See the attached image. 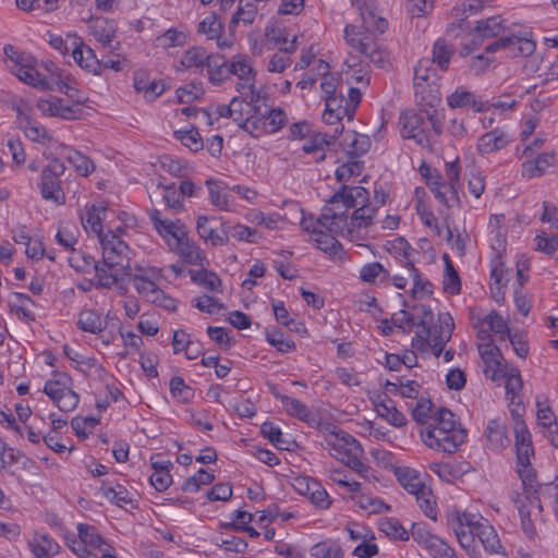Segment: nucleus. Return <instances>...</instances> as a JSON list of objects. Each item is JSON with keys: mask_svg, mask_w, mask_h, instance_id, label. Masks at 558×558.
Returning a JSON list of instances; mask_svg holds the SVG:
<instances>
[{"mask_svg": "<svg viewBox=\"0 0 558 558\" xmlns=\"http://www.w3.org/2000/svg\"><path fill=\"white\" fill-rule=\"evenodd\" d=\"M447 524L454 532L460 546L465 549L470 558H482L475 537L487 553L506 556V549L501 545L496 530L482 515L452 511L447 517Z\"/></svg>", "mask_w": 558, "mask_h": 558, "instance_id": "f257e3e1", "label": "nucleus"}, {"mask_svg": "<svg viewBox=\"0 0 558 558\" xmlns=\"http://www.w3.org/2000/svg\"><path fill=\"white\" fill-rule=\"evenodd\" d=\"M440 101L433 96L430 101L416 112L413 109L400 113L398 126L403 138L414 140L422 147H429L432 144V132L438 136L442 133L441 116L435 106Z\"/></svg>", "mask_w": 558, "mask_h": 558, "instance_id": "f03ea898", "label": "nucleus"}, {"mask_svg": "<svg viewBox=\"0 0 558 558\" xmlns=\"http://www.w3.org/2000/svg\"><path fill=\"white\" fill-rule=\"evenodd\" d=\"M422 437L428 447L452 453L465 441L466 432L458 425L450 410L439 408Z\"/></svg>", "mask_w": 558, "mask_h": 558, "instance_id": "7ed1b4c3", "label": "nucleus"}, {"mask_svg": "<svg viewBox=\"0 0 558 558\" xmlns=\"http://www.w3.org/2000/svg\"><path fill=\"white\" fill-rule=\"evenodd\" d=\"M330 454L360 476H368L369 466L362 462L364 450L361 444L350 434L340 430L327 440Z\"/></svg>", "mask_w": 558, "mask_h": 558, "instance_id": "20e7f679", "label": "nucleus"}, {"mask_svg": "<svg viewBox=\"0 0 558 558\" xmlns=\"http://www.w3.org/2000/svg\"><path fill=\"white\" fill-rule=\"evenodd\" d=\"M361 32L355 25H347L344 28V37L351 48L363 54L371 62L383 68L386 61V53L373 38L374 34L379 32H368L364 28Z\"/></svg>", "mask_w": 558, "mask_h": 558, "instance_id": "39448f33", "label": "nucleus"}, {"mask_svg": "<svg viewBox=\"0 0 558 558\" xmlns=\"http://www.w3.org/2000/svg\"><path fill=\"white\" fill-rule=\"evenodd\" d=\"M361 32L355 25H347L344 28V37L351 48L363 54L371 62L383 68L386 61V53L373 38L374 34L379 32H368L364 28Z\"/></svg>", "mask_w": 558, "mask_h": 558, "instance_id": "423d86ee", "label": "nucleus"}, {"mask_svg": "<svg viewBox=\"0 0 558 558\" xmlns=\"http://www.w3.org/2000/svg\"><path fill=\"white\" fill-rule=\"evenodd\" d=\"M104 264L108 269H117L130 275L132 250L112 231H108L100 240Z\"/></svg>", "mask_w": 558, "mask_h": 558, "instance_id": "0eeeda50", "label": "nucleus"}, {"mask_svg": "<svg viewBox=\"0 0 558 558\" xmlns=\"http://www.w3.org/2000/svg\"><path fill=\"white\" fill-rule=\"evenodd\" d=\"M352 207L333 194L322 211V221L326 223V230L330 233L353 240V230L349 228L348 210Z\"/></svg>", "mask_w": 558, "mask_h": 558, "instance_id": "6e6552de", "label": "nucleus"}, {"mask_svg": "<svg viewBox=\"0 0 558 558\" xmlns=\"http://www.w3.org/2000/svg\"><path fill=\"white\" fill-rule=\"evenodd\" d=\"M480 338L487 340V342L477 345L480 356L484 364V375L492 381H498L504 378L505 372L508 368L507 366L502 367L504 356L487 332H481Z\"/></svg>", "mask_w": 558, "mask_h": 558, "instance_id": "1a4fd4ad", "label": "nucleus"}, {"mask_svg": "<svg viewBox=\"0 0 558 558\" xmlns=\"http://www.w3.org/2000/svg\"><path fill=\"white\" fill-rule=\"evenodd\" d=\"M504 20L500 16H490L476 22L474 28L470 31L471 43L462 45L460 54L469 56L476 47L482 45L485 39L498 36L505 31Z\"/></svg>", "mask_w": 558, "mask_h": 558, "instance_id": "9d476101", "label": "nucleus"}, {"mask_svg": "<svg viewBox=\"0 0 558 558\" xmlns=\"http://www.w3.org/2000/svg\"><path fill=\"white\" fill-rule=\"evenodd\" d=\"M505 49L511 58L529 57L534 53L536 43L526 36L509 35L501 36L497 40L490 43L485 48L486 53H495L498 50Z\"/></svg>", "mask_w": 558, "mask_h": 558, "instance_id": "9b49d317", "label": "nucleus"}, {"mask_svg": "<svg viewBox=\"0 0 558 558\" xmlns=\"http://www.w3.org/2000/svg\"><path fill=\"white\" fill-rule=\"evenodd\" d=\"M196 230L201 239L213 246L226 245L229 243V229L227 222L216 216H198Z\"/></svg>", "mask_w": 558, "mask_h": 558, "instance_id": "f8f14e48", "label": "nucleus"}, {"mask_svg": "<svg viewBox=\"0 0 558 558\" xmlns=\"http://www.w3.org/2000/svg\"><path fill=\"white\" fill-rule=\"evenodd\" d=\"M511 415L514 418V446L517 452V465L531 463V458L534 457V449L532 445V437L523 418H521L520 408L511 409Z\"/></svg>", "mask_w": 558, "mask_h": 558, "instance_id": "ddd939ff", "label": "nucleus"}, {"mask_svg": "<svg viewBox=\"0 0 558 558\" xmlns=\"http://www.w3.org/2000/svg\"><path fill=\"white\" fill-rule=\"evenodd\" d=\"M11 72L19 77L22 82L32 85L34 87H40L43 89L53 90L54 87L51 85V80L47 81L31 63V58L16 57L12 59L10 65Z\"/></svg>", "mask_w": 558, "mask_h": 558, "instance_id": "4468645a", "label": "nucleus"}, {"mask_svg": "<svg viewBox=\"0 0 558 558\" xmlns=\"http://www.w3.org/2000/svg\"><path fill=\"white\" fill-rule=\"evenodd\" d=\"M71 39L72 57L74 61L84 70L94 75L101 74V62L97 59L95 51L85 46L82 39L76 35H69Z\"/></svg>", "mask_w": 558, "mask_h": 558, "instance_id": "2eb2a0df", "label": "nucleus"}, {"mask_svg": "<svg viewBox=\"0 0 558 558\" xmlns=\"http://www.w3.org/2000/svg\"><path fill=\"white\" fill-rule=\"evenodd\" d=\"M530 506H520L521 529L529 541L535 542L538 538L537 525L544 522L543 505L541 509L536 501L526 500Z\"/></svg>", "mask_w": 558, "mask_h": 558, "instance_id": "dca6fc26", "label": "nucleus"}, {"mask_svg": "<svg viewBox=\"0 0 558 558\" xmlns=\"http://www.w3.org/2000/svg\"><path fill=\"white\" fill-rule=\"evenodd\" d=\"M90 34L104 48L109 49V52H114L120 49V43L113 40L116 38L117 28L113 21L106 17L95 19L90 26Z\"/></svg>", "mask_w": 558, "mask_h": 558, "instance_id": "f3484780", "label": "nucleus"}, {"mask_svg": "<svg viewBox=\"0 0 558 558\" xmlns=\"http://www.w3.org/2000/svg\"><path fill=\"white\" fill-rule=\"evenodd\" d=\"M447 105L451 109H472L474 112H484L489 109L488 101H484L464 87H459L448 95Z\"/></svg>", "mask_w": 558, "mask_h": 558, "instance_id": "a211bd4d", "label": "nucleus"}, {"mask_svg": "<svg viewBox=\"0 0 558 558\" xmlns=\"http://www.w3.org/2000/svg\"><path fill=\"white\" fill-rule=\"evenodd\" d=\"M486 446L495 452L509 447L511 440L507 433V424L501 418L489 420L484 432Z\"/></svg>", "mask_w": 558, "mask_h": 558, "instance_id": "6ab92c4d", "label": "nucleus"}, {"mask_svg": "<svg viewBox=\"0 0 558 558\" xmlns=\"http://www.w3.org/2000/svg\"><path fill=\"white\" fill-rule=\"evenodd\" d=\"M181 258L183 262L190 265L203 266L206 257L204 256L202 250L196 245V243L187 236L186 230L179 235L173 242L172 245H169Z\"/></svg>", "mask_w": 558, "mask_h": 558, "instance_id": "aec40b11", "label": "nucleus"}, {"mask_svg": "<svg viewBox=\"0 0 558 558\" xmlns=\"http://www.w3.org/2000/svg\"><path fill=\"white\" fill-rule=\"evenodd\" d=\"M517 472L521 480L523 487V495L526 500L536 501L537 507L541 509V497L543 494L544 487L542 484L537 482L536 471L532 466L531 463L517 465Z\"/></svg>", "mask_w": 558, "mask_h": 558, "instance_id": "412c9836", "label": "nucleus"}, {"mask_svg": "<svg viewBox=\"0 0 558 558\" xmlns=\"http://www.w3.org/2000/svg\"><path fill=\"white\" fill-rule=\"evenodd\" d=\"M355 5L362 19V27L368 32L384 33L388 27V22L383 16H379L371 0H351Z\"/></svg>", "mask_w": 558, "mask_h": 558, "instance_id": "4be33fe9", "label": "nucleus"}, {"mask_svg": "<svg viewBox=\"0 0 558 558\" xmlns=\"http://www.w3.org/2000/svg\"><path fill=\"white\" fill-rule=\"evenodd\" d=\"M148 216L157 232L169 245H172V242L186 230L185 226L180 220L171 221L163 219L161 211L158 209L149 210Z\"/></svg>", "mask_w": 558, "mask_h": 558, "instance_id": "5701e85b", "label": "nucleus"}, {"mask_svg": "<svg viewBox=\"0 0 558 558\" xmlns=\"http://www.w3.org/2000/svg\"><path fill=\"white\" fill-rule=\"evenodd\" d=\"M504 378H506V397L510 401V410L520 408L522 417L524 413V405L522 404L521 398L523 381L519 368L514 366L507 368Z\"/></svg>", "mask_w": 558, "mask_h": 558, "instance_id": "b1692460", "label": "nucleus"}, {"mask_svg": "<svg viewBox=\"0 0 558 558\" xmlns=\"http://www.w3.org/2000/svg\"><path fill=\"white\" fill-rule=\"evenodd\" d=\"M373 404L377 414L392 426L402 427L407 424L405 416L396 408L395 402L387 393L378 395L376 399L373 400Z\"/></svg>", "mask_w": 558, "mask_h": 558, "instance_id": "393cba45", "label": "nucleus"}, {"mask_svg": "<svg viewBox=\"0 0 558 558\" xmlns=\"http://www.w3.org/2000/svg\"><path fill=\"white\" fill-rule=\"evenodd\" d=\"M48 72H51V85L54 89L65 94L70 99L81 105L85 101L84 95L77 89L72 87L68 82V75L64 76L63 71L58 69L54 63L50 62L46 65Z\"/></svg>", "mask_w": 558, "mask_h": 558, "instance_id": "a878e982", "label": "nucleus"}, {"mask_svg": "<svg viewBox=\"0 0 558 558\" xmlns=\"http://www.w3.org/2000/svg\"><path fill=\"white\" fill-rule=\"evenodd\" d=\"M107 208L106 206L92 205L81 215V222L86 232H93L98 235L99 240L106 233L102 232V220L106 219Z\"/></svg>", "mask_w": 558, "mask_h": 558, "instance_id": "bb28decb", "label": "nucleus"}, {"mask_svg": "<svg viewBox=\"0 0 558 558\" xmlns=\"http://www.w3.org/2000/svg\"><path fill=\"white\" fill-rule=\"evenodd\" d=\"M510 142L507 133L499 129L483 134L477 142V150L481 155H488L505 148Z\"/></svg>", "mask_w": 558, "mask_h": 558, "instance_id": "cd10ccee", "label": "nucleus"}, {"mask_svg": "<svg viewBox=\"0 0 558 558\" xmlns=\"http://www.w3.org/2000/svg\"><path fill=\"white\" fill-rule=\"evenodd\" d=\"M59 155L72 165L81 175L86 177L95 169L94 162L87 156L70 146H60Z\"/></svg>", "mask_w": 558, "mask_h": 558, "instance_id": "c85d7f7f", "label": "nucleus"}, {"mask_svg": "<svg viewBox=\"0 0 558 558\" xmlns=\"http://www.w3.org/2000/svg\"><path fill=\"white\" fill-rule=\"evenodd\" d=\"M17 121L23 129L26 137L36 143H44L50 137L45 126L33 120V118L24 112L20 107L16 108Z\"/></svg>", "mask_w": 558, "mask_h": 558, "instance_id": "c756f323", "label": "nucleus"}, {"mask_svg": "<svg viewBox=\"0 0 558 558\" xmlns=\"http://www.w3.org/2000/svg\"><path fill=\"white\" fill-rule=\"evenodd\" d=\"M207 75L210 83L220 85L230 78V62L223 56L210 54L206 62Z\"/></svg>", "mask_w": 558, "mask_h": 558, "instance_id": "7c9ffc66", "label": "nucleus"}, {"mask_svg": "<svg viewBox=\"0 0 558 558\" xmlns=\"http://www.w3.org/2000/svg\"><path fill=\"white\" fill-rule=\"evenodd\" d=\"M298 489L301 494L310 496L311 501L320 509H327L330 505L329 496L317 482H308L307 478H296Z\"/></svg>", "mask_w": 558, "mask_h": 558, "instance_id": "2f4dec72", "label": "nucleus"}, {"mask_svg": "<svg viewBox=\"0 0 558 558\" xmlns=\"http://www.w3.org/2000/svg\"><path fill=\"white\" fill-rule=\"evenodd\" d=\"M29 548L36 558H51L59 553V544L48 534L36 533L28 542Z\"/></svg>", "mask_w": 558, "mask_h": 558, "instance_id": "473e14b6", "label": "nucleus"}, {"mask_svg": "<svg viewBox=\"0 0 558 558\" xmlns=\"http://www.w3.org/2000/svg\"><path fill=\"white\" fill-rule=\"evenodd\" d=\"M39 189L44 199L51 201L57 205H63L65 203V195L62 191L60 179L41 172Z\"/></svg>", "mask_w": 558, "mask_h": 558, "instance_id": "72a5a7b5", "label": "nucleus"}, {"mask_svg": "<svg viewBox=\"0 0 558 558\" xmlns=\"http://www.w3.org/2000/svg\"><path fill=\"white\" fill-rule=\"evenodd\" d=\"M274 397L280 400L286 413L290 416L298 417L303 422H310L312 418V412L308 407L300 400L282 395L278 391H272Z\"/></svg>", "mask_w": 558, "mask_h": 558, "instance_id": "f704fd0d", "label": "nucleus"}, {"mask_svg": "<svg viewBox=\"0 0 558 558\" xmlns=\"http://www.w3.org/2000/svg\"><path fill=\"white\" fill-rule=\"evenodd\" d=\"M387 250L395 258L399 259L401 265L405 268L414 265L413 254L416 253V251L404 238L399 236L389 241Z\"/></svg>", "mask_w": 558, "mask_h": 558, "instance_id": "c9c22d12", "label": "nucleus"}, {"mask_svg": "<svg viewBox=\"0 0 558 558\" xmlns=\"http://www.w3.org/2000/svg\"><path fill=\"white\" fill-rule=\"evenodd\" d=\"M395 475L399 483L412 495H416L427 487L423 483L420 473L411 468H397Z\"/></svg>", "mask_w": 558, "mask_h": 558, "instance_id": "e433bc0d", "label": "nucleus"}, {"mask_svg": "<svg viewBox=\"0 0 558 558\" xmlns=\"http://www.w3.org/2000/svg\"><path fill=\"white\" fill-rule=\"evenodd\" d=\"M245 100L240 99L239 97H233L230 101V109H232V119L234 122L239 124L245 131H257L259 129L260 119L256 117V114H252L244 119L243 117V106Z\"/></svg>", "mask_w": 558, "mask_h": 558, "instance_id": "4c0bfd02", "label": "nucleus"}, {"mask_svg": "<svg viewBox=\"0 0 558 558\" xmlns=\"http://www.w3.org/2000/svg\"><path fill=\"white\" fill-rule=\"evenodd\" d=\"M34 304L35 302L28 295L20 292H14L12 299L9 301L11 312L14 313L20 320L25 323L35 320V316L29 308V306Z\"/></svg>", "mask_w": 558, "mask_h": 558, "instance_id": "58836bf2", "label": "nucleus"}, {"mask_svg": "<svg viewBox=\"0 0 558 558\" xmlns=\"http://www.w3.org/2000/svg\"><path fill=\"white\" fill-rule=\"evenodd\" d=\"M343 131V126L341 125L340 129L335 130V134L330 137H328L326 134L317 133L313 135L304 145L303 150L306 154H317L315 160L322 161L325 159V147L329 146L331 143V140L336 138L337 135L341 134Z\"/></svg>", "mask_w": 558, "mask_h": 558, "instance_id": "ea45409f", "label": "nucleus"}, {"mask_svg": "<svg viewBox=\"0 0 558 558\" xmlns=\"http://www.w3.org/2000/svg\"><path fill=\"white\" fill-rule=\"evenodd\" d=\"M343 146L347 155L351 158H357L368 151L371 141L367 135L352 132L345 135Z\"/></svg>", "mask_w": 558, "mask_h": 558, "instance_id": "a19ab883", "label": "nucleus"}, {"mask_svg": "<svg viewBox=\"0 0 558 558\" xmlns=\"http://www.w3.org/2000/svg\"><path fill=\"white\" fill-rule=\"evenodd\" d=\"M555 155L553 153H544L533 160L522 163V175L529 179L544 174L545 170L553 165Z\"/></svg>", "mask_w": 558, "mask_h": 558, "instance_id": "79ce46f5", "label": "nucleus"}, {"mask_svg": "<svg viewBox=\"0 0 558 558\" xmlns=\"http://www.w3.org/2000/svg\"><path fill=\"white\" fill-rule=\"evenodd\" d=\"M369 193L363 186H347L342 185L341 189L336 193V198H340L341 202H347L349 206L355 208L362 206L363 203L367 204Z\"/></svg>", "mask_w": 558, "mask_h": 558, "instance_id": "37998d69", "label": "nucleus"}, {"mask_svg": "<svg viewBox=\"0 0 558 558\" xmlns=\"http://www.w3.org/2000/svg\"><path fill=\"white\" fill-rule=\"evenodd\" d=\"M76 325L81 330L96 335L100 333L106 327L101 315L94 310H83L78 315Z\"/></svg>", "mask_w": 558, "mask_h": 558, "instance_id": "c03bdc74", "label": "nucleus"}, {"mask_svg": "<svg viewBox=\"0 0 558 558\" xmlns=\"http://www.w3.org/2000/svg\"><path fill=\"white\" fill-rule=\"evenodd\" d=\"M102 496L110 502L123 507L125 505H132L134 501V494L129 492L123 485L117 484L116 486L102 485Z\"/></svg>", "mask_w": 558, "mask_h": 558, "instance_id": "a18cd8bd", "label": "nucleus"}, {"mask_svg": "<svg viewBox=\"0 0 558 558\" xmlns=\"http://www.w3.org/2000/svg\"><path fill=\"white\" fill-rule=\"evenodd\" d=\"M454 328L453 320L449 314L439 316V324L430 327V333L428 335H417L415 339L412 340V345L418 348L415 343L422 344L423 342L429 340H438V337H442V333L448 330L450 336L452 335V330Z\"/></svg>", "mask_w": 558, "mask_h": 558, "instance_id": "49530a36", "label": "nucleus"}, {"mask_svg": "<svg viewBox=\"0 0 558 558\" xmlns=\"http://www.w3.org/2000/svg\"><path fill=\"white\" fill-rule=\"evenodd\" d=\"M376 208L368 204L355 207L350 220L349 228L353 230V238L355 236V229L366 228L372 225L373 218L376 214Z\"/></svg>", "mask_w": 558, "mask_h": 558, "instance_id": "de8ad7c7", "label": "nucleus"}, {"mask_svg": "<svg viewBox=\"0 0 558 558\" xmlns=\"http://www.w3.org/2000/svg\"><path fill=\"white\" fill-rule=\"evenodd\" d=\"M94 270L96 271L95 279H96V287L98 288H111L114 286L118 281L123 280L126 275H124L121 271H118L117 269H106V266H100L99 263H96L94 265Z\"/></svg>", "mask_w": 558, "mask_h": 558, "instance_id": "09e8293b", "label": "nucleus"}, {"mask_svg": "<svg viewBox=\"0 0 558 558\" xmlns=\"http://www.w3.org/2000/svg\"><path fill=\"white\" fill-rule=\"evenodd\" d=\"M453 53V47L446 39L438 38L433 47V62L441 70H447Z\"/></svg>", "mask_w": 558, "mask_h": 558, "instance_id": "8fccbe9b", "label": "nucleus"}, {"mask_svg": "<svg viewBox=\"0 0 558 558\" xmlns=\"http://www.w3.org/2000/svg\"><path fill=\"white\" fill-rule=\"evenodd\" d=\"M360 278L365 282L375 283L377 280L386 281L390 279V274L380 263L373 262L361 268Z\"/></svg>", "mask_w": 558, "mask_h": 558, "instance_id": "3c124183", "label": "nucleus"}, {"mask_svg": "<svg viewBox=\"0 0 558 558\" xmlns=\"http://www.w3.org/2000/svg\"><path fill=\"white\" fill-rule=\"evenodd\" d=\"M337 234L326 233L323 229L316 233L313 241L316 243L317 248L328 253L330 256H338L342 251V245L336 240Z\"/></svg>", "mask_w": 558, "mask_h": 558, "instance_id": "603ef678", "label": "nucleus"}, {"mask_svg": "<svg viewBox=\"0 0 558 558\" xmlns=\"http://www.w3.org/2000/svg\"><path fill=\"white\" fill-rule=\"evenodd\" d=\"M78 538H81L88 546L102 550L108 544L98 533L97 529L93 525L78 523L77 524Z\"/></svg>", "mask_w": 558, "mask_h": 558, "instance_id": "864d4df0", "label": "nucleus"}, {"mask_svg": "<svg viewBox=\"0 0 558 558\" xmlns=\"http://www.w3.org/2000/svg\"><path fill=\"white\" fill-rule=\"evenodd\" d=\"M446 263L445 278H444V290L449 294H458L461 290V282L457 270L454 269L452 262L447 254L444 255Z\"/></svg>", "mask_w": 558, "mask_h": 558, "instance_id": "5fc2aeb1", "label": "nucleus"}, {"mask_svg": "<svg viewBox=\"0 0 558 558\" xmlns=\"http://www.w3.org/2000/svg\"><path fill=\"white\" fill-rule=\"evenodd\" d=\"M314 558H343L341 546L336 541H324L313 546Z\"/></svg>", "mask_w": 558, "mask_h": 558, "instance_id": "6e6d98bb", "label": "nucleus"}, {"mask_svg": "<svg viewBox=\"0 0 558 558\" xmlns=\"http://www.w3.org/2000/svg\"><path fill=\"white\" fill-rule=\"evenodd\" d=\"M259 119V124L263 125V130L267 133H276L284 125L287 120L283 110L280 108L270 110L266 117L260 114Z\"/></svg>", "mask_w": 558, "mask_h": 558, "instance_id": "4d7b16f0", "label": "nucleus"}, {"mask_svg": "<svg viewBox=\"0 0 558 558\" xmlns=\"http://www.w3.org/2000/svg\"><path fill=\"white\" fill-rule=\"evenodd\" d=\"M409 270L410 276L413 279V288L411 290V294L413 298H422L423 295H428L433 293L432 283L423 279L422 274L415 267V265L407 268Z\"/></svg>", "mask_w": 558, "mask_h": 558, "instance_id": "13d9d810", "label": "nucleus"}, {"mask_svg": "<svg viewBox=\"0 0 558 558\" xmlns=\"http://www.w3.org/2000/svg\"><path fill=\"white\" fill-rule=\"evenodd\" d=\"M266 340L281 353H288L295 349V343L291 339L286 338L284 333L277 328L266 331Z\"/></svg>", "mask_w": 558, "mask_h": 558, "instance_id": "bf43d9fd", "label": "nucleus"}, {"mask_svg": "<svg viewBox=\"0 0 558 558\" xmlns=\"http://www.w3.org/2000/svg\"><path fill=\"white\" fill-rule=\"evenodd\" d=\"M209 56L203 48L193 47L184 52L181 63L185 68H206Z\"/></svg>", "mask_w": 558, "mask_h": 558, "instance_id": "052dcab7", "label": "nucleus"}, {"mask_svg": "<svg viewBox=\"0 0 558 558\" xmlns=\"http://www.w3.org/2000/svg\"><path fill=\"white\" fill-rule=\"evenodd\" d=\"M126 277H130L131 281L135 282L143 280H160L162 275L161 270L156 267L135 264L134 267L131 266L130 275H126Z\"/></svg>", "mask_w": 558, "mask_h": 558, "instance_id": "680f3d73", "label": "nucleus"}, {"mask_svg": "<svg viewBox=\"0 0 558 558\" xmlns=\"http://www.w3.org/2000/svg\"><path fill=\"white\" fill-rule=\"evenodd\" d=\"M222 28L223 25L219 21L217 14L211 13L198 24L197 32L206 35L208 39H215L219 38Z\"/></svg>", "mask_w": 558, "mask_h": 558, "instance_id": "e2e57ef3", "label": "nucleus"}, {"mask_svg": "<svg viewBox=\"0 0 558 558\" xmlns=\"http://www.w3.org/2000/svg\"><path fill=\"white\" fill-rule=\"evenodd\" d=\"M174 137L192 151H198L203 148V140L197 129L179 130L174 132Z\"/></svg>", "mask_w": 558, "mask_h": 558, "instance_id": "0e129e2a", "label": "nucleus"}, {"mask_svg": "<svg viewBox=\"0 0 558 558\" xmlns=\"http://www.w3.org/2000/svg\"><path fill=\"white\" fill-rule=\"evenodd\" d=\"M380 530L389 537L408 541L410 537L409 532L402 526L399 520L395 518H388L381 521Z\"/></svg>", "mask_w": 558, "mask_h": 558, "instance_id": "69168bd1", "label": "nucleus"}, {"mask_svg": "<svg viewBox=\"0 0 558 558\" xmlns=\"http://www.w3.org/2000/svg\"><path fill=\"white\" fill-rule=\"evenodd\" d=\"M364 169L363 161L351 158L345 163L337 168L335 174L338 181H348L350 178L360 175Z\"/></svg>", "mask_w": 558, "mask_h": 558, "instance_id": "338daca9", "label": "nucleus"}, {"mask_svg": "<svg viewBox=\"0 0 558 558\" xmlns=\"http://www.w3.org/2000/svg\"><path fill=\"white\" fill-rule=\"evenodd\" d=\"M535 250L547 255L558 254V234L547 235L546 233L535 236ZM558 259V255L556 256Z\"/></svg>", "mask_w": 558, "mask_h": 558, "instance_id": "774afa93", "label": "nucleus"}]
</instances>
